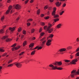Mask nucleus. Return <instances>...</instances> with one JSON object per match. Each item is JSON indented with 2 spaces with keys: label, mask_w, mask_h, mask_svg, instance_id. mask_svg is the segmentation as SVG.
<instances>
[{
  "label": "nucleus",
  "mask_w": 79,
  "mask_h": 79,
  "mask_svg": "<svg viewBox=\"0 0 79 79\" xmlns=\"http://www.w3.org/2000/svg\"><path fill=\"white\" fill-rule=\"evenodd\" d=\"M21 6L17 4L15 6V8L17 10H20V9H21Z\"/></svg>",
  "instance_id": "9d476101"
},
{
  "label": "nucleus",
  "mask_w": 79,
  "mask_h": 79,
  "mask_svg": "<svg viewBox=\"0 0 79 79\" xmlns=\"http://www.w3.org/2000/svg\"><path fill=\"white\" fill-rule=\"evenodd\" d=\"M77 61V59H74L72 60V62H70L71 64H75L76 63Z\"/></svg>",
  "instance_id": "6e6552de"
},
{
  "label": "nucleus",
  "mask_w": 79,
  "mask_h": 79,
  "mask_svg": "<svg viewBox=\"0 0 79 79\" xmlns=\"http://www.w3.org/2000/svg\"><path fill=\"white\" fill-rule=\"evenodd\" d=\"M16 28V27H10L9 28V31H10L11 32H13V31H14L15 30V29Z\"/></svg>",
  "instance_id": "1a4fd4ad"
},
{
  "label": "nucleus",
  "mask_w": 79,
  "mask_h": 79,
  "mask_svg": "<svg viewBox=\"0 0 79 79\" xmlns=\"http://www.w3.org/2000/svg\"><path fill=\"white\" fill-rule=\"evenodd\" d=\"M4 19L5 17L4 16H2V17L1 20V21H3V20Z\"/></svg>",
  "instance_id": "7c9ffc66"
},
{
  "label": "nucleus",
  "mask_w": 79,
  "mask_h": 79,
  "mask_svg": "<svg viewBox=\"0 0 79 79\" xmlns=\"http://www.w3.org/2000/svg\"><path fill=\"white\" fill-rule=\"evenodd\" d=\"M26 44H27V42H26V41H24L23 43V47L25 46Z\"/></svg>",
  "instance_id": "412c9836"
},
{
  "label": "nucleus",
  "mask_w": 79,
  "mask_h": 79,
  "mask_svg": "<svg viewBox=\"0 0 79 79\" xmlns=\"http://www.w3.org/2000/svg\"><path fill=\"white\" fill-rule=\"evenodd\" d=\"M23 34H24V35H25L26 34V32L25 30H23Z\"/></svg>",
  "instance_id": "ea45409f"
},
{
  "label": "nucleus",
  "mask_w": 79,
  "mask_h": 79,
  "mask_svg": "<svg viewBox=\"0 0 79 79\" xmlns=\"http://www.w3.org/2000/svg\"><path fill=\"white\" fill-rule=\"evenodd\" d=\"M4 32V30L3 29H1L0 30V33L3 34Z\"/></svg>",
  "instance_id": "b1692460"
},
{
  "label": "nucleus",
  "mask_w": 79,
  "mask_h": 79,
  "mask_svg": "<svg viewBox=\"0 0 79 79\" xmlns=\"http://www.w3.org/2000/svg\"><path fill=\"white\" fill-rule=\"evenodd\" d=\"M33 19H30L27 20V22H28L29 21H32Z\"/></svg>",
  "instance_id": "a878e982"
},
{
  "label": "nucleus",
  "mask_w": 79,
  "mask_h": 79,
  "mask_svg": "<svg viewBox=\"0 0 79 79\" xmlns=\"http://www.w3.org/2000/svg\"><path fill=\"white\" fill-rule=\"evenodd\" d=\"M72 49V46H68L66 48L67 50H70Z\"/></svg>",
  "instance_id": "a211bd4d"
},
{
  "label": "nucleus",
  "mask_w": 79,
  "mask_h": 79,
  "mask_svg": "<svg viewBox=\"0 0 79 79\" xmlns=\"http://www.w3.org/2000/svg\"><path fill=\"white\" fill-rule=\"evenodd\" d=\"M76 56H79V52H77L76 54Z\"/></svg>",
  "instance_id": "09e8293b"
},
{
  "label": "nucleus",
  "mask_w": 79,
  "mask_h": 79,
  "mask_svg": "<svg viewBox=\"0 0 79 79\" xmlns=\"http://www.w3.org/2000/svg\"><path fill=\"white\" fill-rule=\"evenodd\" d=\"M53 36H54V35L52 34L50 35L49 37L47 38V40H48V39H49L48 38L49 37L50 38H52V37H53Z\"/></svg>",
  "instance_id": "2eb2a0df"
},
{
  "label": "nucleus",
  "mask_w": 79,
  "mask_h": 79,
  "mask_svg": "<svg viewBox=\"0 0 79 79\" xmlns=\"http://www.w3.org/2000/svg\"><path fill=\"white\" fill-rule=\"evenodd\" d=\"M66 3H65L63 5V7H65V6H66Z\"/></svg>",
  "instance_id": "8fccbe9b"
},
{
  "label": "nucleus",
  "mask_w": 79,
  "mask_h": 79,
  "mask_svg": "<svg viewBox=\"0 0 79 79\" xmlns=\"http://www.w3.org/2000/svg\"><path fill=\"white\" fill-rule=\"evenodd\" d=\"M6 55H7V53H5L2 55V56H4Z\"/></svg>",
  "instance_id": "603ef678"
},
{
  "label": "nucleus",
  "mask_w": 79,
  "mask_h": 79,
  "mask_svg": "<svg viewBox=\"0 0 79 79\" xmlns=\"http://www.w3.org/2000/svg\"><path fill=\"white\" fill-rule=\"evenodd\" d=\"M22 30V28L20 27L18 29V31L19 32H21V31Z\"/></svg>",
  "instance_id": "f3484780"
},
{
  "label": "nucleus",
  "mask_w": 79,
  "mask_h": 79,
  "mask_svg": "<svg viewBox=\"0 0 79 79\" xmlns=\"http://www.w3.org/2000/svg\"><path fill=\"white\" fill-rule=\"evenodd\" d=\"M66 48H62L60 49L59 50V51L60 52H65V51H66ZM59 51H58V52H59Z\"/></svg>",
  "instance_id": "f8f14e48"
},
{
  "label": "nucleus",
  "mask_w": 79,
  "mask_h": 79,
  "mask_svg": "<svg viewBox=\"0 0 79 79\" xmlns=\"http://www.w3.org/2000/svg\"><path fill=\"white\" fill-rule=\"evenodd\" d=\"M63 13H64V11H63L61 12H60V15H63Z\"/></svg>",
  "instance_id": "a19ab883"
},
{
  "label": "nucleus",
  "mask_w": 79,
  "mask_h": 79,
  "mask_svg": "<svg viewBox=\"0 0 79 79\" xmlns=\"http://www.w3.org/2000/svg\"><path fill=\"white\" fill-rule=\"evenodd\" d=\"M35 50H34L31 53V55H34L35 54Z\"/></svg>",
  "instance_id": "bb28decb"
},
{
  "label": "nucleus",
  "mask_w": 79,
  "mask_h": 79,
  "mask_svg": "<svg viewBox=\"0 0 79 79\" xmlns=\"http://www.w3.org/2000/svg\"><path fill=\"white\" fill-rule=\"evenodd\" d=\"M40 10L39 9L37 10L36 13L37 15H40Z\"/></svg>",
  "instance_id": "dca6fc26"
},
{
  "label": "nucleus",
  "mask_w": 79,
  "mask_h": 79,
  "mask_svg": "<svg viewBox=\"0 0 79 79\" xmlns=\"http://www.w3.org/2000/svg\"><path fill=\"white\" fill-rule=\"evenodd\" d=\"M20 48V47H13V48H12L11 49L12 51H14L15 50H18V49H19V48Z\"/></svg>",
  "instance_id": "ddd939ff"
},
{
  "label": "nucleus",
  "mask_w": 79,
  "mask_h": 79,
  "mask_svg": "<svg viewBox=\"0 0 79 79\" xmlns=\"http://www.w3.org/2000/svg\"><path fill=\"white\" fill-rule=\"evenodd\" d=\"M62 26V24H58L56 26L57 28L58 29L61 28V27Z\"/></svg>",
  "instance_id": "4468645a"
},
{
  "label": "nucleus",
  "mask_w": 79,
  "mask_h": 79,
  "mask_svg": "<svg viewBox=\"0 0 79 79\" xmlns=\"http://www.w3.org/2000/svg\"><path fill=\"white\" fill-rule=\"evenodd\" d=\"M43 47L42 46L39 47L38 46V50H40Z\"/></svg>",
  "instance_id": "4c0bfd02"
},
{
  "label": "nucleus",
  "mask_w": 79,
  "mask_h": 79,
  "mask_svg": "<svg viewBox=\"0 0 79 79\" xmlns=\"http://www.w3.org/2000/svg\"><path fill=\"white\" fill-rule=\"evenodd\" d=\"M56 7H54L53 8V11H55L56 12Z\"/></svg>",
  "instance_id": "e433bc0d"
},
{
  "label": "nucleus",
  "mask_w": 79,
  "mask_h": 79,
  "mask_svg": "<svg viewBox=\"0 0 79 79\" xmlns=\"http://www.w3.org/2000/svg\"><path fill=\"white\" fill-rule=\"evenodd\" d=\"M24 52H22L19 54V55H20V56L23 55V54H24Z\"/></svg>",
  "instance_id": "473e14b6"
},
{
  "label": "nucleus",
  "mask_w": 79,
  "mask_h": 79,
  "mask_svg": "<svg viewBox=\"0 0 79 79\" xmlns=\"http://www.w3.org/2000/svg\"><path fill=\"white\" fill-rule=\"evenodd\" d=\"M54 65H55L56 66H54L52 64H50L49 65V67L52 68V70H55L56 69H57L58 70H62L63 68L61 67H58L56 66H60L62 64V63L61 62H56L53 64Z\"/></svg>",
  "instance_id": "f257e3e1"
},
{
  "label": "nucleus",
  "mask_w": 79,
  "mask_h": 79,
  "mask_svg": "<svg viewBox=\"0 0 79 79\" xmlns=\"http://www.w3.org/2000/svg\"><path fill=\"white\" fill-rule=\"evenodd\" d=\"M56 13V12L55 11H53L52 14V16H54L55 15Z\"/></svg>",
  "instance_id": "5701e85b"
},
{
  "label": "nucleus",
  "mask_w": 79,
  "mask_h": 79,
  "mask_svg": "<svg viewBox=\"0 0 79 79\" xmlns=\"http://www.w3.org/2000/svg\"><path fill=\"white\" fill-rule=\"evenodd\" d=\"M54 0H49V2H53Z\"/></svg>",
  "instance_id": "052dcab7"
},
{
  "label": "nucleus",
  "mask_w": 79,
  "mask_h": 79,
  "mask_svg": "<svg viewBox=\"0 0 79 79\" xmlns=\"http://www.w3.org/2000/svg\"><path fill=\"white\" fill-rule=\"evenodd\" d=\"M16 45V44H15L13 45V46H11L12 47H15Z\"/></svg>",
  "instance_id": "37998d69"
},
{
  "label": "nucleus",
  "mask_w": 79,
  "mask_h": 79,
  "mask_svg": "<svg viewBox=\"0 0 79 79\" xmlns=\"http://www.w3.org/2000/svg\"><path fill=\"white\" fill-rule=\"evenodd\" d=\"M57 0L58 1V0H60V2H64L65 0L67 1V0Z\"/></svg>",
  "instance_id": "6e6d98bb"
},
{
  "label": "nucleus",
  "mask_w": 79,
  "mask_h": 79,
  "mask_svg": "<svg viewBox=\"0 0 79 79\" xmlns=\"http://www.w3.org/2000/svg\"><path fill=\"white\" fill-rule=\"evenodd\" d=\"M34 1V0H31V1H30L31 3H33Z\"/></svg>",
  "instance_id": "3c124183"
},
{
  "label": "nucleus",
  "mask_w": 79,
  "mask_h": 79,
  "mask_svg": "<svg viewBox=\"0 0 79 79\" xmlns=\"http://www.w3.org/2000/svg\"><path fill=\"white\" fill-rule=\"evenodd\" d=\"M12 9V6H10L9 7V9L7 11H6V15H7V14H8L9 13H10V10Z\"/></svg>",
  "instance_id": "0eeeda50"
},
{
  "label": "nucleus",
  "mask_w": 79,
  "mask_h": 79,
  "mask_svg": "<svg viewBox=\"0 0 79 79\" xmlns=\"http://www.w3.org/2000/svg\"><path fill=\"white\" fill-rule=\"evenodd\" d=\"M40 41L41 42H42V43H41V45L42 46V47H43V46H44V45H45V44L46 43V42H47V40H46V38L45 37H44L41 40H40Z\"/></svg>",
  "instance_id": "20e7f679"
},
{
  "label": "nucleus",
  "mask_w": 79,
  "mask_h": 79,
  "mask_svg": "<svg viewBox=\"0 0 79 79\" xmlns=\"http://www.w3.org/2000/svg\"><path fill=\"white\" fill-rule=\"evenodd\" d=\"M12 60H9V61L8 62V64H10V63H11V62H12Z\"/></svg>",
  "instance_id": "c9c22d12"
},
{
  "label": "nucleus",
  "mask_w": 79,
  "mask_h": 79,
  "mask_svg": "<svg viewBox=\"0 0 79 79\" xmlns=\"http://www.w3.org/2000/svg\"><path fill=\"white\" fill-rule=\"evenodd\" d=\"M65 62H66V63H68L69 62H70V60H65Z\"/></svg>",
  "instance_id": "79ce46f5"
},
{
  "label": "nucleus",
  "mask_w": 79,
  "mask_h": 79,
  "mask_svg": "<svg viewBox=\"0 0 79 79\" xmlns=\"http://www.w3.org/2000/svg\"><path fill=\"white\" fill-rule=\"evenodd\" d=\"M41 17H44V14H41Z\"/></svg>",
  "instance_id": "e2e57ef3"
},
{
  "label": "nucleus",
  "mask_w": 79,
  "mask_h": 79,
  "mask_svg": "<svg viewBox=\"0 0 79 79\" xmlns=\"http://www.w3.org/2000/svg\"><path fill=\"white\" fill-rule=\"evenodd\" d=\"M48 5L46 6H44V10H46L48 8Z\"/></svg>",
  "instance_id": "c756f323"
},
{
  "label": "nucleus",
  "mask_w": 79,
  "mask_h": 79,
  "mask_svg": "<svg viewBox=\"0 0 79 79\" xmlns=\"http://www.w3.org/2000/svg\"><path fill=\"white\" fill-rule=\"evenodd\" d=\"M14 64L16 65L17 68H21V66H22V64L19 63H14Z\"/></svg>",
  "instance_id": "423d86ee"
},
{
  "label": "nucleus",
  "mask_w": 79,
  "mask_h": 79,
  "mask_svg": "<svg viewBox=\"0 0 79 79\" xmlns=\"http://www.w3.org/2000/svg\"><path fill=\"white\" fill-rule=\"evenodd\" d=\"M51 27H52V24L48 23V27H47V26H44V29H47L49 33H51L53 31V29H50Z\"/></svg>",
  "instance_id": "f03ea898"
},
{
  "label": "nucleus",
  "mask_w": 79,
  "mask_h": 79,
  "mask_svg": "<svg viewBox=\"0 0 79 79\" xmlns=\"http://www.w3.org/2000/svg\"><path fill=\"white\" fill-rule=\"evenodd\" d=\"M44 34L45 33H44V32H41L40 34V35H41V36H43V35H44Z\"/></svg>",
  "instance_id": "f704fd0d"
},
{
  "label": "nucleus",
  "mask_w": 79,
  "mask_h": 79,
  "mask_svg": "<svg viewBox=\"0 0 79 79\" xmlns=\"http://www.w3.org/2000/svg\"><path fill=\"white\" fill-rule=\"evenodd\" d=\"M35 37H33L32 38V40H35Z\"/></svg>",
  "instance_id": "0e129e2a"
},
{
  "label": "nucleus",
  "mask_w": 79,
  "mask_h": 79,
  "mask_svg": "<svg viewBox=\"0 0 79 79\" xmlns=\"http://www.w3.org/2000/svg\"><path fill=\"white\" fill-rule=\"evenodd\" d=\"M29 47H31V48H32L33 47H34V44L32 43L31 44L29 45Z\"/></svg>",
  "instance_id": "4be33fe9"
},
{
  "label": "nucleus",
  "mask_w": 79,
  "mask_h": 79,
  "mask_svg": "<svg viewBox=\"0 0 79 79\" xmlns=\"http://www.w3.org/2000/svg\"><path fill=\"white\" fill-rule=\"evenodd\" d=\"M55 22H56V21H59V19H55L54 20Z\"/></svg>",
  "instance_id": "c85d7f7f"
},
{
  "label": "nucleus",
  "mask_w": 79,
  "mask_h": 79,
  "mask_svg": "<svg viewBox=\"0 0 79 79\" xmlns=\"http://www.w3.org/2000/svg\"><path fill=\"white\" fill-rule=\"evenodd\" d=\"M12 66H13V64H10L8 65H7V67H11Z\"/></svg>",
  "instance_id": "72a5a7b5"
},
{
  "label": "nucleus",
  "mask_w": 79,
  "mask_h": 79,
  "mask_svg": "<svg viewBox=\"0 0 79 79\" xmlns=\"http://www.w3.org/2000/svg\"><path fill=\"white\" fill-rule=\"evenodd\" d=\"M6 27V25H4V26H3V28H5V27Z\"/></svg>",
  "instance_id": "338daca9"
},
{
  "label": "nucleus",
  "mask_w": 79,
  "mask_h": 79,
  "mask_svg": "<svg viewBox=\"0 0 79 79\" xmlns=\"http://www.w3.org/2000/svg\"><path fill=\"white\" fill-rule=\"evenodd\" d=\"M29 0H27L25 2V4H27V3L28 2H29Z\"/></svg>",
  "instance_id": "c03bdc74"
},
{
  "label": "nucleus",
  "mask_w": 79,
  "mask_h": 79,
  "mask_svg": "<svg viewBox=\"0 0 79 79\" xmlns=\"http://www.w3.org/2000/svg\"><path fill=\"white\" fill-rule=\"evenodd\" d=\"M41 25H42V26H44L45 24V23L44 22H41Z\"/></svg>",
  "instance_id": "58836bf2"
},
{
  "label": "nucleus",
  "mask_w": 79,
  "mask_h": 79,
  "mask_svg": "<svg viewBox=\"0 0 79 79\" xmlns=\"http://www.w3.org/2000/svg\"><path fill=\"white\" fill-rule=\"evenodd\" d=\"M52 42V40H48L46 43V45L47 46H50L51 45V44Z\"/></svg>",
  "instance_id": "39448f33"
},
{
  "label": "nucleus",
  "mask_w": 79,
  "mask_h": 79,
  "mask_svg": "<svg viewBox=\"0 0 79 79\" xmlns=\"http://www.w3.org/2000/svg\"><path fill=\"white\" fill-rule=\"evenodd\" d=\"M59 17V15H55L54 16V18H58Z\"/></svg>",
  "instance_id": "393cba45"
},
{
  "label": "nucleus",
  "mask_w": 79,
  "mask_h": 79,
  "mask_svg": "<svg viewBox=\"0 0 79 79\" xmlns=\"http://www.w3.org/2000/svg\"><path fill=\"white\" fill-rule=\"evenodd\" d=\"M76 40H77V42H79V38H77V39Z\"/></svg>",
  "instance_id": "13d9d810"
},
{
  "label": "nucleus",
  "mask_w": 79,
  "mask_h": 79,
  "mask_svg": "<svg viewBox=\"0 0 79 79\" xmlns=\"http://www.w3.org/2000/svg\"><path fill=\"white\" fill-rule=\"evenodd\" d=\"M42 28H40V29L39 32H42Z\"/></svg>",
  "instance_id": "49530a36"
},
{
  "label": "nucleus",
  "mask_w": 79,
  "mask_h": 79,
  "mask_svg": "<svg viewBox=\"0 0 79 79\" xmlns=\"http://www.w3.org/2000/svg\"><path fill=\"white\" fill-rule=\"evenodd\" d=\"M8 38V36H4L2 38V39L3 40V39H5Z\"/></svg>",
  "instance_id": "aec40b11"
},
{
  "label": "nucleus",
  "mask_w": 79,
  "mask_h": 79,
  "mask_svg": "<svg viewBox=\"0 0 79 79\" xmlns=\"http://www.w3.org/2000/svg\"><path fill=\"white\" fill-rule=\"evenodd\" d=\"M27 26H30V25H31V23H27Z\"/></svg>",
  "instance_id": "a18cd8bd"
},
{
  "label": "nucleus",
  "mask_w": 79,
  "mask_h": 79,
  "mask_svg": "<svg viewBox=\"0 0 79 79\" xmlns=\"http://www.w3.org/2000/svg\"><path fill=\"white\" fill-rule=\"evenodd\" d=\"M11 2V0H8L7 3H10Z\"/></svg>",
  "instance_id": "bf43d9fd"
},
{
  "label": "nucleus",
  "mask_w": 79,
  "mask_h": 79,
  "mask_svg": "<svg viewBox=\"0 0 79 79\" xmlns=\"http://www.w3.org/2000/svg\"><path fill=\"white\" fill-rule=\"evenodd\" d=\"M79 74V69L78 70V71L76 72V70H73L71 72V74L70 75V76L72 77H74V76L76 75V74Z\"/></svg>",
  "instance_id": "7ed1b4c3"
},
{
  "label": "nucleus",
  "mask_w": 79,
  "mask_h": 79,
  "mask_svg": "<svg viewBox=\"0 0 79 79\" xmlns=\"http://www.w3.org/2000/svg\"><path fill=\"white\" fill-rule=\"evenodd\" d=\"M56 6H61V2H59L58 1L56 2Z\"/></svg>",
  "instance_id": "9b49d317"
},
{
  "label": "nucleus",
  "mask_w": 79,
  "mask_h": 79,
  "mask_svg": "<svg viewBox=\"0 0 79 79\" xmlns=\"http://www.w3.org/2000/svg\"><path fill=\"white\" fill-rule=\"evenodd\" d=\"M34 31L35 30L34 29H32L31 30V33H33L34 32Z\"/></svg>",
  "instance_id": "cd10ccee"
},
{
  "label": "nucleus",
  "mask_w": 79,
  "mask_h": 79,
  "mask_svg": "<svg viewBox=\"0 0 79 79\" xmlns=\"http://www.w3.org/2000/svg\"><path fill=\"white\" fill-rule=\"evenodd\" d=\"M12 40V39H10L9 38H8L6 40V42H10V41H11Z\"/></svg>",
  "instance_id": "6ab92c4d"
},
{
  "label": "nucleus",
  "mask_w": 79,
  "mask_h": 79,
  "mask_svg": "<svg viewBox=\"0 0 79 79\" xmlns=\"http://www.w3.org/2000/svg\"><path fill=\"white\" fill-rule=\"evenodd\" d=\"M79 48H78L77 49L76 51V52H79Z\"/></svg>",
  "instance_id": "680f3d73"
},
{
  "label": "nucleus",
  "mask_w": 79,
  "mask_h": 79,
  "mask_svg": "<svg viewBox=\"0 0 79 79\" xmlns=\"http://www.w3.org/2000/svg\"><path fill=\"white\" fill-rule=\"evenodd\" d=\"M19 19V17H18V18L16 19V20L17 21H18Z\"/></svg>",
  "instance_id": "69168bd1"
},
{
  "label": "nucleus",
  "mask_w": 79,
  "mask_h": 79,
  "mask_svg": "<svg viewBox=\"0 0 79 79\" xmlns=\"http://www.w3.org/2000/svg\"><path fill=\"white\" fill-rule=\"evenodd\" d=\"M50 17H49V16H47L45 18V19H48Z\"/></svg>",
  "instance_id": "de8ad7c7"
},
{
  "label": "nucleus",
  "mask_w": 79,
  "mask_h": 79,
  "mask_svg": "<svg viewBox=\"0 0 79 79\" xmlns=\"http://www.w3.org/2000/svg\"><path fill=\"white\" fill-rule=\"evenodd\" d=\"M38 48H39V46H36L35 48L34 49V50H35V49H37V48H38Z\"/></svg>",
  "instance_id": "864d4df0"
},
{
  "label": "nucleus",
  "mask_w": 79,
  "mask_h": 79,
  "mask_svg": "<svg viewBox=\"0 0 79 79\" xmlns=\"http://www.w3.org/2000/svg\"><path fill=\"white\" fill-rule=\"evenodd\" d=\"M2 69V67L0 66V71H1V69Z\"/></svg>",
  "instance_id": "774afa93"
},
{
  "label": "nucleus",
  "mask_w": 79,
  "mask_h": 79,
  "mask_svg": "<svg viewBox=\"0 0 79 79\" xmlns=\"http://www.w3.org/2000/svg\"><path fill=\"white\" fill-rule=\"evenodd\" d=\"M24 36V35H22L21 36V39H23V38Z\"/></svg>",
  "instance_id": "5fc2aeb1"
},
{
  "label": "nucleus",
  "mask_w": 79,
  "mask_h": 79,
  "mask_svg": "<svg viewBox=\"0 0 79 79\" xmlns=\"http://www.w3.org/2000/svg\"><path fill=\"white\" fill-rule=\"evenodd\" d=\"M0 52H5L4 50L2 49V48H0Z\"/></svg>",
  "instance_id": "2f4dec72"
},
{
  "label": "nucleus",
  "mask_w": 79,
  "mask_h": 79,
  "mask_svg": "<svg viewBox=\"0 0 79 79\" xmlns=\"http://www.w3.org/2000/svg\"><path fill=\"white\" fill-rule=\"evenodd\" d=\"M70 58H71V59H72V58H73V56H72V55H71L70 56Z\"/></svg>",
  "instance_id": "4d7b16f0"
}]
</instances>
